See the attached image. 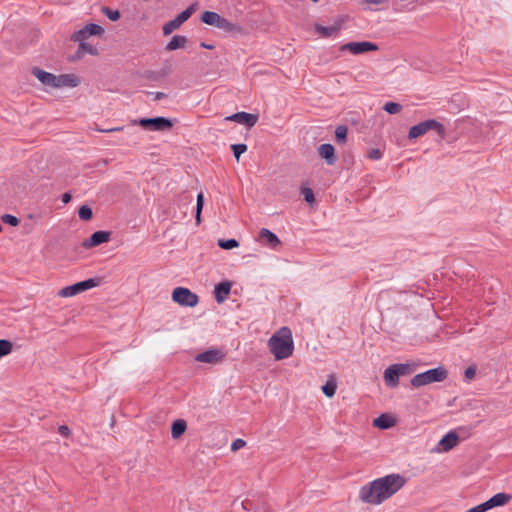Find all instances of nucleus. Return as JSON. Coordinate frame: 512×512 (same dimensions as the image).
I'll list each match as a JSON object with an SVG mask.
<instances>
[{
  "instance_id": "1",
  "label": "nucleus",
  "mask_w": 512,
  "mask_h": 512,
  "mask_svg": "<svg viewBox=\"0 0 512 512\" xmlns=\"http://www.w3.org/2000/svg\"><path fill=\"white\" fill-rule=\"evenodd\" d=\"M406 479L399 474H390L378 478L359 490V499L368 504L379 505L399 491Z\"/></svg>"
},
{
  "instance_id": "2",
  "label": "nucleus",
  "mask_w": 512,
  "mask_h": 512,
  "mask_svg": "<svg viewBox=\"0 0 512 512\" xmlns=\"http://www.w3.org/2000/svg\"><path fill=\"white\" fill-rule=\"evenodd\" d=\"M269 351L276 360L289 358L294 351L292 332L288 327H281L268 340Z\"/></svg>"
},
{
  "instance_id": "3",
  "label": "nucleus",
  "mask_w": 512,
  "mask_h": 512,
  "mask_svg": "<svg viewBox=\"0 0 512 512\" xmlns=\"http://www.w3.org/2000/svg\"><path fill=\"white\" fill-rule=\"evenodd\" d=\"M448 377V371L445 367L439 366L423 373L416 374L410 380V384L414 388H420L432 383L443 382Z\"/></svg>"
},
{
  "instance_id": "4",
  "label": "nucleus",
  "mask_w": 512,
  "mask_h": 512,
  "mask_svg": "<svg viewBox=\"0 0 512 512\" xmlns=\"http://www.w3.org/2000/svg\"><path fill=\"white\" fill-rule=\"evenodd\" d=\"M429 130H436L441 136H443L445 132L443 124L434 119H429L412 126L409 130L408 137L409 139H416L426 134Z\"/></svg>"
},
{
  "instance_id": "5",
  "label": "nucleus",
  "mask_w": 512,
  "mask_h": 512,
  "mask_svg": "<svg viewBox=\"0 0 512 512\" xmlns=\"http://www.w3.org/2000/svg\"><path fill=\"white\" fill-rule=\"evenodd\" d=\"M197 3H193L182 11L176 18L166 22L163 25V34L165 36L170 35L173 31L178 29L185 21H187L192 14L196 11Z\"/></svg>"
},
{
  "instance_id": "6",
  "label": "nucleus",
  "mask_w": 512,
  "mask_h": 512,
  "mask_svg": "<svg viewBox=\"0 0 512 512\" xmlns=\"http://www.w3.org/2000/svg\"><path fill=\"white\" fill-rule=\"evenodd\" d=\"M133 125H140L143 128L152 130V131H165L172 127V122L164 117H156V118H142L139 120H133Z\"/></svg>"
},
{
  "instance_id": "7",
  "label": "nucleus",
  "mask_w": 512,
  "mask_h": 512,
  "mask_svg": "<svg viewBox=\"0 0 512 512\" xmlns=\"http://www.w3.org/2000/svg\"><path fill=\"white\" fill-rule=\"evenodd\" d=\"M341 51H349L350 53L354 55L363 54L370 51H377L378 46L375 43L369 42V41H362V42H349L346 44H343L340 47Z\"/></svg>"
},
{
  "instance_id": "8",
  "label": "nucleus",
  "mask_w": 512,
  "mask_h": 512,
  "mask_svg": "<svg viewBox=\"0 0 512 512\" xmlns=\"http://www.w3.org/2000/svg\"><path fill=\"white\" fill-rule=\"evenodd\" d=\"M459 443V436L455 430L449 431L445 434L437 446L433 449L434 452L437 453H446L456 447Z\"/></svg>"
},
{
  "instance_id": "9",
  "label": "nucleus",
  "mask_w": 512,
  "mask_h": 512,
  "mask_svg": "<svg viewBox=\"0 0 512 512\" xmlns=\"http://www.w3.org/2000/svg\"><path fill=\"white\" fill-rule=\"evenodd\" d=\"M172 299L181 306L193 307L198 303V296L191 290H173Z\"/></svg>"
},
{
  "instance_id": "10",
  "label": "nucleus",
  "mask_w": 512,
  "mask_h": 512,
  "mask_svg": "<svg viewBox=\"0 0 512 512\" xmlns=\"http://www.w3.org/2000/svg\"><path fill=\"white\" fill-rule=\"evenodd\" d=\"M226 121H233L239 124L246 125L247 127H253L258 121V115L247 112H237L225 118Z\"/></svg>"
},
{
  "instance_id": "11",
  "label": "nucleus",
  "mask_w": 512,
  "mask_h": 512,
  "mask_svg": "<svg viewBox=\"0 0 512 512\" xmlns=\"http://www.w3.org/2000/svg\"><path fill=\"white\" fill-rule=\"evenodd\" d=\"M103 32V28L94 23L87 24L84 28L75 32L71 39L73 41L85 40L88 36L100 35Z\"/></svg>"
},
{
  "instance_id": "12",
  "label": "nucleus",
  "mask_w": 512,
  "mask_h": 512,
  "mask_svg": "<svg viewBox=\"0 0 512 512\" xmlns=\"http://www.w3.org/2000/svg\"><path fill=\"white\" fill-rule=\"evenodd\" d=\"M224 357V354L219 349H209L202 353H199L195 360L201 363L215 364L221 361Z\"/></svg>"
},
{
  "instance_id": "13",
  "label": "nucleus",
  "mask_w": 512,
  "mask_h": 512,
  "mask_svg": "<svg viewBox=\"0 0 512 512\" xmlns=\"http://www.w3.org/2000/svg\"><path fill=\"white\" fill-rule=\"evenodd\" d=\"M32 74L47 87L55 88L56 75L46 72L40 68H33Z\"/></svg>"
},
{
  "instance_id": "14",
  "label": "nucleus",
  "mask_w": 512,
  "mask_h": 512,
  "mask_svg": "<svg viewBox=\"0 0 512 512\" xmlns=\"http://www.w3.org/2000/svg\"><path fill=\"white\" fill-rule=\"evenodd\" d=\"M78 84L79 79L74 74L56 75L55 88L76 87Z\"/></svg>"
},
{
  "instance_id": "15",
  "label": "nucleus",
  "mask_w": 512,
  "mask_h": 512,
  "mask_svg": "<svg viewBox=\"0 0 512 512\" xmlns=\"http://www.w3.org/2000/svg\"><path fill=\"white\" fill-rule=\"evenodd\" d=\"M385 385L389 388H396L399 385V375L393 364L388 366L383 374Z\"/></svg>"
},
{
  "instance_id": "16",
  "label": "nucleus",
  "mask_w": 512,
  "mask_h": 512,
  "mask_svg": "<svg viewBox=\"0 0 512 512\" xmlns=\"http://www.w3.org/2000/svg\"><path fill=\"white\" fill-rule=\"evenodd\" d=\"M318 152L321 158H323L328 165H333L337 161L335 155V149L331 144H322L318 148Z\"/></svg>"
},
{
  "instance_id": "17",
  "label": "nucleus",
  "mask_w": 512,
  "mask_h": 512,
  "mask_svg": "<svg viewBox=\"0 0 512 512\" xmlns=\"http://www.w3.org/2000/svg\"><path fill=\"white\" fill-rule=\"evenodd\" d=\"M110 234L106 231L94 232L89 239L84 242L85 247H95L109 241Z\"/></svg>"
},
{
  "instance_id": "18",
  "label": "nucleus",
  "mask_w": 512,
  "mask_h": 512,
  "mask_svg": "<svg viewBox=\"0 0 512 512\" xmlns=\"http://www.w3.org/2000/svg\"><path fill=\"white\" fill-rule=\"evenodd\" d=\"M396 424V419L389 414H381L373 420V426L379 429H389Z\"/></svg>"
},
{
  "instance_id": "19",
  "label": "nucleus",
  "mask_w": 512,
  "mask_h": 512,
  "mask_svg": "<svg viewBox=\"0 0 512 512\" xmlns=\"http://www.w3.org/2000/svg\"><path fill=\"white\" fill-rule=\"evenodd\" d=\"M259 238H260L261 241H263L264 243H267L272 248L277 247L281 243L279 238L276 236V234H274L273 232H271L267 228H262L260 230Z\"/></svg>"
},
{
  "instance_id": "20",
  "label": "nucleus",
  "mask_w": 512,
  "mask_h": 512,
  "mask_svg": "<svg viewBox=\"0 0 512 512\" xmlns=\"http://www.w3.org/2000/svg\"><path fill=\"white\" fill-rule=\"evenodd\" d=\"M105 282L100 277L90 278L84 281H80L71 285L66 286L65 288H95L97 286L104 285Z\"/></svg>"
},
{
  "instance_id": "21",
  "label": "nucleus",
  "mask_w": 512,
  "mask_h": 512,
  "mask_svg": "<svg viewBox=\"0 0 512 512\" xmlns=\"http://www.w3.org/2000/svg\"><path fill=\"white\" fill-rule=\"evenodd\" d=\"M187 429V423L183 419H177L172 423L171 436L173 439L180 438Z\"/></svg>"
},
{
  "instance_id": "22",
  "label": "nucleus",
  "mask_w": 512,
  "mask_h": 512,
  "mask_svg": "<svg viewBox=\"0 0 512 512\" xmlns=\"http://www.w3.org/2000/svg\"><path fill=\"white\" fill-rule=\"evenodd\" d=\"M79 42V48L76 52V58L80 59L85 54H91V55H97L98 51L96 48H94L92 45L85 42V40H78Z\"/></svg>"
},
{
  "instance_id": "23",
  "label": "nucleus",
  "mask_w": 512,
  "mask_h": 512,
  "mask_svg": "<svg viewBox=\"0 0 512 512\" xmlns=\"http://www.w3.org/2000/svg\"><path fill=\"white\" fill-rule=\"evenodd\" d=\"M187 43V38L182 35H175L166 45V50L173 51L179 48H183Z\"/></svg>"
},
{
  "instance_id": "24",
  "label": "nucleus",
  "mask_w": 512,
  "mask_h": 512,
  "mask_svg": "<svg viewBox=\"0 0 512 512\" xmlns=\"http://www.w3.org/2000/svg\"><path fill=\"white\" fill-rule=\"evenodd\" d=\"M511 500V496L505 493H497L491 497L488 502L491 509L498 506H503Z\"/></svg>"
},
{
  "instance_id": "25",
  "label": "nucleus",
  "mask_w": 512,
  "mask_h": 512,
  "mask_svg": "<svg viewBox=\"0 0 512 512\" xmlns=\"http://www.w3.org/2000/svg\"><path fill=\"white\" fill-rule=\"evenodd\" d=\"M220 19L221 16L218 13L212 11H205L201 16V21L203 23L215 27L218 26Z\"/></svg>"
},
{
  "instance_id": "26",
  "label": "nucleus",
  "mask_w": 512,
  "mask_h": 512,
  "mask_svg": "<svg viewBox=\"0 0 512 512\" xmlns=\"http://www.w3.org/2000/svg\"><path fill=\"white\" fill-rule=\"evenodd\" d=\"M393 367L396 368L399 377L410 375L416 369V365L409 362L393 364Z\"/></svg>"
},
{
  "instance_id": "27",
  "label": "nucleus",
  "mask_w": 512,
  "mask_h": 512,
  "mask_svg": "<svg viewBox=\"0 0 512 512\" xmlns=\"http://www.w3.org/2000/svg\"><path fill=\"white\" fill-rule=\"evenodd\" d=\"M321 389L327 397H333L337 390V384L334 377H330V379L326 381V383L322 386Z\"/></svg>"
},
{
  "instance_id": "28",
  "label": "nucleus",
  "mask_w": 512,
  "mask_h": 512,
  "mask_svg": "<svg viewBox=\"0 0 512 512\" xmlns=\"http://www.w3.org/2000/svg\"><path fill=\"white\" fill-rule=\"evenodd\" d=\"M13 350V343L10 340L0 339V358L9 355Z\"/></svg>"
},
{
  "instance_id": "29",
  "label": "nucleus",
  "mask_w": 512,
  "mask_h": 512,
  "mask_svg": "<svg viewBox=\"0 0 512 512\" xmlns=\"http://www.w3.org/2000/svg\"><path fill=\"white\" fill-rule=\"evenodd\" d=\"M126 131L127 135L131 138H133L136 134H137V131L136 129L132 128V127H114V128H110V129H98V131L100 132H105V133H110V132H115V131Z\"/></svg>"
},
{
  "instance_id": "30",
  "label": "nucleus",
  "mask_w": 512,
  "mask_h": 512,
  "mask_svg": "<svg viewBox=\"0 0 512 512\" xmlns=\"http://www.w3.org/2000/svg\"><path fill=\"white\" fill-rule=\"evenodd\" d=\"M218 246L224 250H230L239 246V242L235 239H219Z\"/></svg>"
},
{
  "instance_id": "31",
  "label": "nucleus",
  "mask_w": 512,
  "mask_h": 512,
  "mask_svg": "<svg viewBox=\"0 0 512 512\" xmlns=\"http://www.w3.org/2000/svg\"><path fill=\"white\" fill-rule=\"evenodd\" d=\"M79 218L84 221H89L92 216V209L87 205H82L78 211Z\"/></svg>"
},
{
  "instance_id": "32",
  "label": "nucleus",
  "mask_w": 512,
  "mask_h": 512,
  "mask_svg": "<svg viewBox=\"0 0 512 512\" xmlns=\"http://www.w3.org/2000/svg\"><path fill=\"white\" fill-rule=\"evenodd\" d=\"M217 28L228 31V32L235 31L238 29V27L235 24H233L232 22H230L229 20H227L223 17H221Z\"/></svg>"
},
{
  "instance_id": "33",
  "label": "nucleus",
  "mask_w": 512,
  "mask_h": 512,
  "mask_svg": "<svg viewBox=\"0 0 512 512\" xmlns=\"http://www.w3.org/2000/svg\"><path fill=\"white\" fill-rule=\"evenodd\" d=\"M383 109L389 114H397L401 111L402 106L396 102H387Z\"/></svg>"
},
{
  "instance_id": "34",
  "label": "nucleus",
  "mask_w": 512,
  "mask_h": 512,
  "mask_svg": "<svg viewBox=\"0 0 512 512\" xmlns=\"http://www.w3.org/2000/svg\"><path fill=\"white\" fill-rule=\"evenodd\" d=\"M335 138L338 142L344 143L347 138V127L338 126L335 130Z\"/></svg>"
},
{
  "instance_id": "35",
  "label": "nucleus",
  "mask_w": 512,
  "mask_h": 512,
  "mask_svg": "<svg viewBox=\"0 0 512 512\" xmlns=\"http://www.w3.org/2000/svg\"><path fill=\"white\" fill-rule=\"evenodd\" d=\"M203 205H204V195H203V193H199L197 195L196 216H195L197 223L200 222L201 211H202Z\"/></svg>"
},
{
  "instance_id": "36",
  "label": "nucleus",
  "mask_w": 512,
  "mask_h": 512,
  "mask_svg": "<svg viewBox=\"0 0 512 512\" xmlns=\"http://www.w3.org/2000/svg\"><path fill=\"white\" fill-rule=\"evenodd\" d=\"M102 12L111 21H117L120 18V12L118 10H112L108 7H103Z\"/></svg>"
},
{
  "instance_id": "37",
  "label": "nucleus",
  "mask_w": 512,
  "mask_h": 512,
  "mask_svg": "<svg viewBox=\"0 0 512 512\" xmlns=\"http://www.w3.org/2000/svg\"><path fill=\"white\" fill-rule=\"evenodd\" d=\"M317 32H319L322 36L328 37L331 36L333 33L337 32L338 28L335 26L325 27V26H317L316 27Z\"/></svg>"
},
{
  "instance_id": "38",
  "label": "nucleus",
  "mask_w": 512,
  "mask_h": 512,
  "mask_svg": "<svg viewBox=\"0 0 512 512\" xmlns=\"http://www.w3.org/2000/svg\"><path fill=\"white\" fill-rule=\"evenodd\" d=\"M301 193L304 196V199L307 203L313 204L315 202L314 192L311 188L304 187L301 189Z\"/></svg>"
},
{
  "instance_id": "39",
  "label": "nucleus",
  "mask_w": 512,
  "mask_h": 512,
  "mask_svg": "<svg viewBox=\"0 0 512 512\" xmlns=\"http://www.w3.org/2000/svg\"><path fill=\"white\" fill-rule=\"evenodd\" d=\"M231 290H214L216 301L221 304L228 299Z\"/></svg>"
},
{
  "instance_id": "40",
  "label": "nucleus",
  "mask_w": 512,
  "mask_h": 512,
  "mask_svg": "<svg viewBox=\"0 0 512 512\" xmlns=\"http://www.w3.org/2000/svg\"><path fill=\"white\" fill-rule=\"evenodd\" d=\"M232 150H233V154L235 156V158L237 160H239L240 156L246 152L247 150V145L246 144H233L231 146Z\"/></svg>"
},
{
  "instance_id": "41",
  "label": "nucleus",
  "mask_w": 512,
  "mask_h": 512,
  "mask_svg": "<svg viewBox=\"0 0 512 512\" xmlns=\"http://www.w3.org/2000/svg\"><path fill=\"white\" fill-rule=\"evenodd\" d=\"M476 377V366L470 365L464 372V379L467 382L472 381Z\"/></svg>"
},
{
  "instance_id": "42",
  "label": "nucleus",
  "mask_w": 512,
  "mask_h": 512,
  "mask_svg": "<svg viewBox=\"0 0 512 512\" xmlns=\"http://www.w3.org/2000/svg\"><path fill=\"white\" fill-rule=\"evenodd\" d=\"M1 219L4 223L11 226H17L19 224V219L11 214H4Z\"/></svg>"
},
{
  "instance_id": "43",
  "label": "nucleus",
  "mask_w": 512,
  "mask_h": 512,
  "mask_svg": "<svg viewBox=\"0 0 512 512\" xmlns=\"http://www.w3.org/2000/svg\"><path fill=\"white\" fill-rule=\"evenodd\" d=\"M491 509L488 500L484 503H481L475 507L468 509L466 512H486Z\"/></svg>"
},
{
  "instance_id": "44",
  "label": "nucleus",
  "mask_w": 512,
  "mask_h": 512,
  "mask_svg": "<svg viewBox=\"0 0 512 512\" xmlns=\"http://www.w3.org/2000/svg\"><path fill=\"white\" fill-rule=\"evenodd\" d=\"M383 156V152L379 148H373L368 152V157L371 160H380Z\"/></svg>"
},
{
  "instance_id": "45",
  "label": "nucleus",
  "mask_w": 512,
  "mask_h": 512,
  "mask_svg": "<svg viewBox=\"0 0 512 512\" xmlns=\"http://www.w3.org/2000/svg\"><path fill=\"white\" fill-rule=\"evenodd\" d=\"M245 445H246V442L244 440L236 439L231 444V450L232 451H237V450L243 448Z\"/></svg>"
},
{
  "instance_id": "46",
  "label": "nucleus",
  "mask_w": 512,
  "mask_h": 512,
  "mask_svg": "<svg viewBox=\"0 0 512 512\" xmlns=\"http://www.w3.org/2000/svg\"><path fill=\"white\" fill-rule=\"evenodd\" d=\"M80 290H59L58 295L63 298L75 296Z\"/></svg>"
},
{
  "instance_id": "47",
  "label": "nucleus",
  "mask_w": 512,
  "mask_h": 512,
  "mask_svg": "<svg viewBox=\"0 0 512 512\" xmlns=\"http://www.w3.org/2000/svg\"><path fill=\"white\" fill-rule=\"evenodd\" d=\"M389 0H361L362 4L386 5Z\"/></svg>"
},
{
  "instance_id": "48",
  "label": "nucleus",
  "mask_w": 512,
  "mask_h": 512,
  "mask_svg": "<svg viewBox=\"0 0 512 512\" xmlns=\"http://www.w3.org/2000/svg\"><path fill=\"white\" fill-rule=\"evenodd\" d=\"M148 94L153 96L154 100H161L166 97V94L163 92H149Z\"/></svg>"
},
{
  "instance_id": "49",
  "label": "nucleus",
  "mask_w": 512,
  "mask_h": 512,
  "mask_svg": "<svg viewBox=\"0 0 512 512\" xmlns=\"http://www.w3.org/2000/svg\"><path fill=\"white\" fill-rule=\"evenodd\" d=\"M58 430L62 436L68 437L70 435V429L65 425L60 426Z\"/></svg>"
},
{
  "instance_id": "50",
  "label": "nucleus",
  "mask_w": 512,
  "mask_h": 512,
  "mask_svg": "<svg viewBox=\"0 0 512 512\" xmlns=\"http://www.w3.org/2000/svg\"><path fill=\"white\" fill-rule=\"evenodd\" d=\"M232 283L230 281H222L215 285L214 288H231Z\"/></svg>"
},
{
  "instance_id": "51",
  "label": "nucleus",
  "mask_w": 512,
  "mask_h": 512,
  "mask_svg": "<svg viewBox=\"0 0 512 512\" xmlns=\"http://www.w3.org/2000/svg\"><path fill=\"white\" fill-rule=\"evenodd\" d=\"M70 200H71V195H70L69 193H64V194L62 195V202H63L64 204L69 203V202H70Z\"/></svg>"
},
{
  "instance_id": "52",
  "label": "nucleus",
  "mask_w": 512,
  "mask_h": 512,
  "mask_svg": "<svg viewBox=\"0 0 512 512\" xmlns=\"http://www.w3.org/2000/svg\"><path fill=\"white\" fill-rule=\"evenodd\" d=\"M200 46H201L202 48H205V49H213V48H214V45L207 44V43H205V42H202V43L200 44Z\"/></svg>"
}]
</instances>
